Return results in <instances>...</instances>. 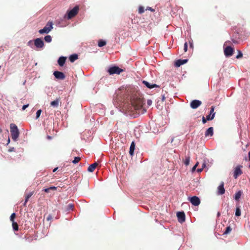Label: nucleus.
I'll return each mask as SVG.
<instances>
[{
  "label": "nucleus",
  "mask_w": 250,
  "mask_h": 250,
  "mask_svg": "<svg viewBox=\"0 0 250 250\" xmlns=\"http://www.w3.org/2000/svg\"><path fill=\"white\" fill-rule=\"evenodd\" d=\"M130 103V105L124 106L125 113L136 118L140 114L137 111L142 109L143 107L144 103L143 98L139 94H135L131 97Z\"/></svg>",
  "instance_id": "nucleus-1"
},
{
  "label": "nucleus",
  "mask_w": 250,
  "mask_h": 250,
  "mask_svg": "<svg viewBox=\"0 0 250 250\" xmlns=\"http://www.w3.org/2000/svg\"><path fill=\"white\" fill-rule=\"evenodd\" d=\"M10 128L12 139L15 141H17L20 134L17 126L14 124H11Z\"/></svg>",
  "instance_id": "nucleus-2"
},
{
  "label": "nucleus",
  "mask_w": 250,
  "mask_h": 250,
  "mask_svg": "<svg viewBox=\"0 0 250 250\" xmlns=\"http://www.w3.org/2000/svg\"><path fill=\"white\" fill-rule=\"evenodd\" d=\"M53 29V22L52 21H48L44 28L39 31L41 34L44 33H48Z\"/></svg>",
  "instance_id": "nucleus-3"
},
{
  "label": "nucleus",
  "mask_w": 250,
  "mask_h": 250,
  "mask_svg": "<svg viewBox=\"0 0 250 250\" xmlns=\"http://www.w3.org/2000/svg\"><path fill=\"white\" fill-rule=\"evenodd\" d=\"M107 71L110 75H113L115 74H120L121 72L124 71V70L119 68L118 66H114L110 67Z\"/></svg>",
  "instance_id": "nucleus-4"
},
{
  "label": "nucleus",
  "mask_w": 250,
  "mask_h": 250,
  "mask_svg": "<svg viewBox=\"0 0 250 250\" xmlns=\"http://www.w3.org/2000/svg\"><path fill=\"white\" fill-rule=\"evenodd\" d=\"M79 7L78 6H76L72 10L67 11V19H71L74 17L78 13Z\"/></svg>",
  "instance_id": "nucleus-5"
},
{
  "label": "nucleus",
  "mask_w": 250,
  "mask_h": 250,
  "mask_svg": "<svg viewBox=\"0 0 250 250\" xmlns=\"http://www.w3.org/2000/svg\"><path fill=\"white\" fill-rule=\"evenodd\" d=\"M242 165H238L234 168L233 171V177L235 179H237L238 176L241 175L242 173V170L241 168H242Z\"/></svg>",
  "instance_id": "nucleus-6"
},
{
  "label": "nucleus",
  "mask_w": 250,
  "mask_h": 250,
  "mask_svg": "<svg viewBox=\"0 0 250 250\" xmlns=\"http://www.w3.org/2000/svg\"><path fill=\"white\" fill-rule=\"evenodd\" d=\"M224 54L226 57L231 56L234 52V48L230 46H227L224 48Z\"/></svg>",
  "instance_id": "nucleus-7"
},
{
  "label": "nucleus",
  "mask_w": 250,
  "mask_h": 250,
  "mask_svg": "<svg viewBox=\"0 0 250 250\" xmlns=\"http://www.w3.org/2000/svg\"><path fill=\"white\" fill-rule=\"evenodd\" d=\"M34 44L38 48H42L44 46L43 42L41 38L36 39L34 40Z\"/></svg>",
  "instance_id": "nucleus-8"
},
{
  "label": "nucleus",
  "mask_w": 250,
  "mask_h": 250,
  "mask_svg": "<svg viewBox=\"0 0 250 250\" xmlns=\"http://www.w3.org/2000/svg\"><path fill=\"white\" fill-rule=\"evenodd\" d=\"M202 104V102L198 100H194L190 103V107L193 109H196Z\"/></svg>",
  "instance_id": "nucleus-9"
},
{
  "label": "nucleus",
  "mask_w": 250,
  "mask_h": 250,
  "mask_svg": "<svg viewBox=\"0 0 250 250\" xmlns=\"http://www.w3.org/2000/svg\"><path fill=\"white\" fill-rule=\"evenodd\" d=\"M53 75L56 79L59 80H64L65 78V76L63 73L58 71H54Z\"/></svg>",
  "instance_id": "nucleus-10"
},
{
  "label": "nucleus",
  "mask_w": 250,
  "mask_h": 250,
  "mask_svg": "<svg viewBox=\"0 0 250 250\" xmlns=\"http://www.w3.org/2000/svg\"><path fill=\"white\" fill-rule=\"evenodd\" d=\"M189 201L193 205L195 206H197L200 204V199L195 196L191 197Z\"/></svg>",
  "instance_id": "nucleus-11"
},
{
  "label": "nucleus",
  "mask_w": 250,
  "mask_h": 250,
  "mask_svg": "<svg viewBox=\"0 0 250 250\" xmlns=\"http://www.w3.org/2000/svg\"><path fill=\"white\" fill-rule=\"evenodd\" d=\"M215 107L212 106L210 110L209 114L207 116V120L208 121L212 120L215 116V112H214Z\"/></svg>",
  "instance_id": "nucleus-12"
},
{
  "label": "nucleus",
  "mask_w": 250,
  "mask_h": 250,
  "mask_svg": "<svg viewBox=\"0 0 250 250\" xmlns=\"http://www.w3.org/2000/svg\"><path fill=\"white\" fill-rule=\"evenodd\" d=\"M177 216L179 222L183 223L185 221V214L183 211L178 212L177 213Z\"/></svg>",
  "instance_id": "nucleus-13"
},
{
  "label": "nucleus",
  "mask_w": 250,
  "mask_h": 250,
  "mask_svg": "<svg viewBox=\"0 0 250 250\" xmlns=\"http://www.w3.org/2000/svg\"><path fill=\"white\" fill-rule=\"evenodd\" d=\"M61 104V99L60 98H57L55 100L52 101L50 103V105L53 106V107H58L59 105Z\"/></svg>",
  "instance_id": "nucleus-14"
},
{
  "label": "nucleus",
  "mask_w": 250,
  "mask_h": 250,
  "mask_svg": "<svg viewBox=\"0 0 250 250\" xmlns=\"http://www.w3.org/2000/svg\"><path fill=\"white\" fill-rule=\"evenodd\" d=\"M143 83L148 88L152 89L154 87H159V86L156 84H153L147 81H143Z\"/></svg>",
  "instance_id": "nucleus-15"
},
{
  "label": "nucleus",
  "mask_w": 250,
  "mask_h": 250,
  "mask_svg": "<svg viewBox=\"0 0 250 250\" xmlns=\"http://www.w3.org/2000/svg\"><path fill=\"white\" fill-rule=\"evenodd\" d=\"M188 60L185 59V60H181L179 59L175 61V66L176 67H179L181 65L186 63L188 62Z\"/></svg>",
  "instance_id": "nucleus-16"
},
{
  "label": "nucleus",
  "mask_w": 250,
  "mask_h": 250,
  "mask_svg": "<svg viewBox=\"0 0 250 250\" xmlns=\"http://www.w3.org/2000/svg\"><path fill=\"white\" fill-rule=\"evenodd\" d=\"M225 190L224 188V183L222 182L218 187V194L219 195H222L225 193Z\"/></svg>",
  "instance_id": "nucleus-17"
},
{
  "label": "nucleus",
  "mask_w": 250,
  "mask_h": 250,
  "mask_svg": "<svg viewBox=\"0 0 250 250\" xmlns=\"http://www.w3.org/2000/svg\"><path fill=\"white\" fill-rule=\"evenodd\" d=\"M66 60V57H60L58 60V63L60 66H62L64 64Z\"/></svg>",
  "instance_id": "nucleus-18"
},
{
  "label": "nucleus",
  "mask_w": 250,
  "mask_h": 250,
  "mask_svg": "<svg viewBox=\"0 0 250 250\" xmlns=\"http://www.w3.org/2000/svg\"><path fill=\"white\" fill-rule=\"evenodd\" d=\"M213 128L212 127H209L207 130V131H206V133H205L206 136H212L213 135Z\"/></svg>",
  "instance_id": "nucleus-19"
},
{
  "label": "nucleus",
  "mask_w": 250,
  "mask_h": 250,
  "mask_svg": "<svg viewBox=\"0 0 250 250\" xmlns=\"http://www.w3.org/2000/svg\"><path fill=\"white\" fill-rule=\"evenodd\" d=\"M97 166L98 164L97 163H94V164H91L88 167L87 170L89 172H92L94 171V169H95Z\"/></svg>",
  "instance_id": "nucleus-20"
},
{
  "label": "nucleus",
  "mask_w": 250,
  "mask_h": 250,
  "mask_svg": "<svg viewBox=\"0 0 250 250\" xmlns=\"http://www.w3.org/2000/svg\"><path fill=\"white\" fill-rule=\"evenodd\" d=\"M69 59L71 62H73L78 59V55L76 54H72L70 56Z\"/></svg>",
  "instance_id": "nucleus-21"
},
{
  "label": "nucleus",
  "mask_w": 250,
  "mask_h": 250,
  "mask_svg": "<svg viewBox=\"0 0 250 250\" xmlns=\"http://www.w3.org/2000/svg\"><path fill=\"white\" fill-rule=\"evenodd\" d=\"M135 145L134 142H132L129 148V154L132 156L134 154V151L135 149Z\"/></svg>",
  "instance_id": "nucleus-22"
},
{
  "label": "nucleus",
  "mask_w": 250,
  "mask_h": 250,
  "mask_svg": "<svg viewBox=\"0 0 250 250\" xmlns=\"http://www.w3.org/2000/svg\"><path fill=\"white\" fill-rule=\"evenodd\" d=\"M242 194L243 192L241 190H239L237 192H236L234 196L235 200L236 201H239Z\"/></svg>",
  "instance_id": "nucleus-23"
},
{
  "label": "nucleus",
  "mask_w": 250,
  "mask_h": 250,
  "mask_svg": "<svg viewBox=\"0 0 250 250\" xmlns=\"http://www.w3.org/2000/svg\"><path fill=\"white\" fill-rule=\"evenodd\" d=\"M106 43V42L105 41L102 40H100L98 42V45L99 47H103V46L105 45Z\"/></svg>",
  "instance_id": "nucleus-24"
},
{
  "label": "nucleus",
  "mask_w": 250,
  "mask_h": 250,
  "mask_svg": "<svg viewBox=\"0 0 250 250\" xmlns=\"http://www.w3.org/2000/svg\"><path fill=\"white\" fill-rule=\"evenodd\" d=\"M44 41L47 42L49 43L52 41V37L50 35H47L44 37Z\"/></svg>",
  "instance_id": "nucleus-25"
},
{
  "label": "nucleus",
  "mask_w": 250,
  "mask_h": 250,
  "mask_svg": "<svg viewBox=\"0 0 250 250\" xmlns=\"http://www.w3.org/2000/svg\"><path fill=\"white\" fill-rule=\"evenodd\" d=\"M57 189V187H51L49 188H44L43 190L45 192H49L50 190H55Z\"/></svg>",
  "instance_id": "nucleus-26"
},
{
  "label": "nucleus",
  "mask_w": 250,
  "mask_h": 250,
  "mask_svg": "<svg viewBox=\"0 0 250 250\" xmlns=\"http://www.w3.org/2000/svg\"><path fill=\"white\" fill-rule=\"evenodd\" d=\"M12 227H13V229L15 231H17L19 229V226H18V224L15 222H14V223H12Z\"/></svg>",
  "instance_id": "nucleus-27"
},
{
  "label": "nucleus",
  "mask_w": 250,
  "mask_h": 250,
  "mask_svg": "<svg viewBox=\"0 0 250 250\" xmlns=\"http://www.w3.org/2000/svg\"><path fill=\"white\" fill-rule=\"evenodd\" d=\"M33 193H34V192L32 191V192H31L29 193L27 195H26V196H25V202H28L29 199L33 195Z\"/></svg>",
  "instance_id": "nucleus-28"
},
{
  "label": "nucleus",
  "mask_w": 250,
  "mask_h": 250,
  "mask_svg": "<svg viewBox=\"0 0 250 250\" xmlns=\"http://www.w3.org/2000/svg\"><path fill=\"white\" fill-rule=\"evenodd\" d=\"M190 158L189 156H187L184 161V164L186 166H188L189 164Z\"/></svg>",
  "instance_id": "nucleus-29"
},
{
  "label": "nucleus",
  "mask_w": 250,
  "mask_h": 250,
  "mask_svg": "<svg viewBox=\"0 0 250 250\" xmlns=\"http://www.w3.org/2000/svg\"><path fill=\"white\" fill-rule=\"evenodd\" d=\"M16 217V214L15 213H13L11 214L10 217V220L12 222V223H14L15 222L14 220Z\"/></svg>",
  "instance_id": "nucleus-30"
},
{
  "label": "nucleus",
  "mask_w": 250,
  "mask_h": 250,
  "mask_svg": "<svg viewBox=\"0 0 250 250\" xmlns=\"http://www.w3.org/2000/svg\"><path fill=\"white\" fill-rule=\"evenodd\" d=\"M235 215L236 216H240L241 215V211L239 207H237L235 211Z\"/></svg>",
  "instance_id": "nucleus-31"
},
{
  "label": "nucleus",
  "mask_w": 250,
  "mask_h": 250,
  "mask_svg": "<svg viewBox=\"0 0 250 250\" xmlns=\"http://www.w3.org/2000/svg\"><path fill=\"white\" fill-rule=\"evenodd\" d=\"M231 228H230V227H229V226L227 227L225 231L224 232V234H228L231 231Z\"/></svg>",
  "instance_id": "nucleus-32"
},
{
  "label": "nucleus",
  "mask_w": 250,
  "mask_h": 250,
  "mask_svg": "<svg viewBox=\"0 0 250 250\" xmlns=\"http://www.w3.org/2000/svg\"><path fill=\"white\" fill-rule=\"evenodd\" d=\"M73 208H74V205L72 204H70L67 206L66 210L68 211L70 210H73Z\"/></svg>",
  "instance_id": "nucleus-33"
},
{
  "label": "nucleus",
  "mask_w": 250,
  "mask_h": 250,
  "mask_svg": "<svg viewBox=\"0 0 250 250\" xmlns=\"http://www.w3.org/2000/svg\"><path fill=\"white\" fill-rule=\"evenodd\" d=\"M81 160V158L79 157H75L74 158V160L73 161V164H77Z\"/></svg>",
  "instance_id": "nucleus-34"
},
{
  "label": "nucleus",
  "mask_w": 250,
  "mask_h": 250,
  "mask_svg": "<svg viewBox=\"0 0 250 250\" xmlns=\"http://www.w3.org/2000/svg\"><path fill=\"white\" fill-rule=\"evenodd\" d=\"M145 12V8L143 6H140L139 7L138 12L139 14H142Z\"/></svg>",
  "instance_id": "nucleus-35"
},
{
  "label": "nucleus",
  "mask_w": 250,
  "mask_h": 250,
  "mask_svg": "<svg viewBox=\"0 0 250 250\" xmlns=\"http://www.w3.org/2000/svg\"><path fill=\"white\" fill-rule=\"evenodd\" d=\"M42 112V111L41 109H39L37 111L36 113V119H38L40 117Z\"/></svg>",
  "instance_id": "nucleus-36"
},
{
  "label": "nucleus",
  "mask_w": 250,
  "mask_h": 250,
  "mask_svg": "<svg viewBox=\"0 0 250 250\" xmlns=\"http://www.w3.org/2000/svg\"><path fill=\"white\" fill-rule=\"evenodd\" d=\"M243 56V54L240 51H238V54L236 56L237 59H239L242 58Z\"/></svg>",
  "instance_id": "nucleus-37"
},
{
  "label": "nucleus",
  "mask_w": 250,
  "mask_h": 250,
  "mask_svg": "<svg viewBox=\"0 0 250 250\" xmlns=\"http://www.w3.org/2000/svg\"><path fill=\"white\" fill-rule=\"evenodd\" d=\"M53 219V217L52 215L48 214L46 217V220L47 221H51Z\"/></svg>",
  "instance_id": "nucleus-38"
},
{
  "label": "nucleus",
  "mask_w": 250,
  "mask_h": 250,
  "mask_svg": "<svg viewBox=\"0 0 250 250\" xmlns=\"http://www.w3.org/2000/svg\"><path fill=\"white\" fill-rule=\"evenodd\" d=\"M198 165H199V162H197L196 163V164L194 165V166L192 167V170H191L192 172H193L195 170V169H196V167H198Z\"/></svg>",
  "instance_id": "nucleus-39"
},
{
  "label": "nucleus",
  "mask_w": 250,
  "mask_h": 250,
  "mask_svg": "<svg viewBox=\"0 0 250 250\" xmlns=\"http://www.w3.org/2000/svg\"><path fill=\"white\" fill-rule=\"evenodd\" d=\"M184 50L185 52H187V51L188 50V44H187V42H185V44H184Z\"/></svg>",
  "instance_id": "nucleus-40"
},
{
  "label": "nucleus",
  "mask_w": 250,
  "mask_h": 250,
  "mask_svg": "<svg viewBox=\"0 0 250 250\" xmlns=\"http://www.w3.org/2000/svg\"><path fill=\"white\" fill-rule=\"evenodd\" d=\"M150 10L151 12H154L155 11V10L154 9H152L151 7H147L146 8V10Z\"/></svg>",
  "instance_id": "nucleus-41"
},
{
  "label": "nucleus",
  "mask_w": 250,
  "mask_h": 250,
  "mask_svg": "<svg viewBox=\"0 0 250 250\" xmlns=\"http://www.w3.org/2000/svg\"><path fill=\"white\" fill-rule=\"evenodd\" d=\"M207 120H207V118H205L204 116L202 117V122L203 124H205L207 122Z\"/></svg>",
  "instance_id": "nucleus-42"
},
{
  "label": "nucleus",
  "mask_w": 250,
  "mask_h": 250,
  "mask_svg": "<svg viewBox=\"0 0 250 250\" xmlns=\"http://www.w3.org/2000/svg\"><path fill=\"white\" fill-rule=\"evenodd\" d=\"M29 106V104H25L24 105H23L22 107V109L23 110H25L27 107H28Z\"/></svg>",
  "instance_id": "nucleus-43"
},
{
  "label": "nucleus",
  "mask_w": 250,
  "mask_h": 250,
  "mask_svg": "<svg viewBox=\"0 0 250 250\" xmlns=\"http://www.w3.org/2000/svg\"><path fill=\"white\" fill-rule=\"evenodd\" d=\"M152 101H151V100H147V104H148V105H151V104H152Z\"/></svg>",
  "instance_id": "nucleus-44"
},
{
  "label": "nucleus",
  "mask_w": 250,
  "mask_h": 250,
  "mask_svg": "<svg viewBox=\"0 0 250 250\" xmlns=\"http://www.w3.org/2000/svg\"><path fill=\"white\" fill-rule=\"evenodd\" d=\"M14 150V147H12V148H10L8 150V151L9 152H12Z\"/></svg>",
  "instance_id": "nucleus-45"
},
{
  "label": "nucleus",
  "mask_w": 250,
  "mask_h": 250,
  "mask_svg": "<svg viewBox=\"0 0 250 250\" xmlns=\"http://www.w3.org/2000/svg\"><path fill=\"white\" fill-rule=\"evenodd\" d=\"M203 168H202V167L201 168H198L197 169V171H198V172H200L203 170Z\"/></svg>",
  "instance_id": "nucleus-46"
},
{
  "label": "nucleus",
  "mask_w": 250,
  "mask_h": 250,
  "mask_svg": "<svg viewBox=\"0 0 250 250\" xmlns=\"http://www.w3.org/2000/svg\"><path fill=\"white\" fill-rule=\"evenodd\" d=\"M189 46H190V47L193 48V44L192 43L189 42Z\"/></svg>",
  "instance_id": "nucleus-47"
},
{
  "label": "nucleus",
  "mask_w": 250,
  "mask_h": 250,
  "mask_svg": "<svg viewBox=\"0 0 250 250\" xmlns=\"http://www.w3.org/2000/svg\"><path fill=\"white\" fill-rule=\"evenodd\" d=\"M47 138L48 140H51V139H52V137L51 136H50L48 135V136H47Z\"/></svg>",
  "instance_id": "nucleus-48"
},
{
  "label": "nucleus",
  "mask_w": 250,
  "mask_h": 250,
  "mask_svg": "<svg viewBox=\"0 0 250 250\" xmlns=\"http://www.w3.org/2000/svg\"><path fill=\"white\" fill-rule=\"evenodd\" d=\"M206 167V164L204 162L203 165H202V168H205Z\"/></svg>",
  "instance_id": "nucleus-49"
},
{
  "label": "nucleus",
  "mask_w": 250,
  "mask_h": 250,
  "mask_svg": "<svg viewBox=\"0 0 250 250\" xmlns=\"http://www.w3.org/2000/svg\"><path fill=\"white\" fill-rule=\"evenodd\" d=\"M58 169V167H56L53 170V172H55Z\"/></svg>",
  "instance_id": "nucleus-50"
},
{
  "label": "nucleus",
  "mask_w": 250,
  "mask_h": 250,
  "mask_svg": "<svg viewBox=\"0 0 250 250\" xmlns=\"http://www.w3.org/2000/svg\"><path fill=\"white\" fill-rule=\"evenodd\" d=\"M248 156H249V161H250V151H249V152L248 153Z\"/></svg>",
  "instance_id": "nucleus-51"
},
{
  "label": "nucleus",
  "mask_w": 250,
  "mask_h": 250,
  "mask_svg": "<svg viewBox=\"0 0 250 250\" xmlns=\"http://www.w3.org/2000/svg\"><path fill=\"white\" fill-rule=\"evenodd\" d=\"M26 203H27V202H25V201L24 204H23V206H26Z\"/></svg>",
  "instance_id": "nucleus-52"
},
{
  "label": "nucleus",
  "mask_w": 250,
  "mask_h": 250,
  "mask_svg": "<svg viewBox=\"0 0 250 250\" xmlns=\"http://www.w3.org/2000/svg\"><path fill=\"white\" fill-rule=\"evenodd\" d=\"M7 144H9L10 143V139H8V141H7Z\"/></svg>",
  "instance_id": "nucleus-53"
},
{
  "label": "nucleus",
  "mask_w": 250,
  "mask_h": 250,
  "mask_svg": "<svg viewBox=\"0 0 250 250\" xmlns=\"http://www.w3.org/2000/svg\"><path fill=\"white\" fill-rule=\"evenodd\" d=\"M2 130L1 129H0V133L1 132Z\"/></svg>",
  "instance_id": "nucleus-54"
},
{
  "label": "nucleus",
  "mask_w": 250,
  "mask_h": 250,
  "mask_svg": "<svg viewBox=\"0 0 250 250\" xmlns=\"http://www.w3.org/2000/svg\"><path fill=\"white\" fill-rule=\"evenodd\" d=\"M219 215H220V213H219V212H218V216H219Z\"/></svg>",
  "instance_id": "nucleus-55"
},
{
  "label": "nucleus",
  "mask_w": 250,
  "mask_h": 250,
  "mask_svg": "<svg viewBox=\"0 0 250 250\" xmlns=\"http://www.w3.org/2000/svg\"><path fill=\"white\" fill-rule=\"evenodd\" d=\"M249 167L250 168V165L249 166Z\"/></svg>",
  "instance_id": "nucleus-56"
}]
</instances>
